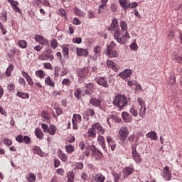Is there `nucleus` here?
Instances as JSON below:
<instances>
[{"label":"nucleus","mask_w":182,"mask_h":182,"mask_svg":"<svg viewBox=\"0 0 182 182\" xmlns=\"http://www.w3.org/2000/svg\"><path fill=\"white\" fill-rule=\"evenodd\" d=\"M120 28H121V37H119L118 43L120 45H124L127 39H130V35L127 32V23L126 21H120Z\"/></svg>","instance_id":"obj_1"},{"label":"nucleus","mask_w":182,"mask_h":182,"mask_svg":"<svg viewBox=\"0 0 182 182\" xmlns=\"http://www.w3.org/2000/svg\"><path fill=\"white\" fill-rule=\"evenodd\" d=\"M109 31L114 32V38L119 42V38L122 36V31L119 28V22L117 18H114L109 26Z\"/></svg>","instance_id":"obj_2"},{"label":"nucleus","mask_w":182,"mask_h":182,"mask_svg":"<svg viewBox=\"0 0 182 182\" xmlns=\"http://www.w3.org/2000/svg\"><path fill=\"white\" fill-rule=\"evenodd\" d=\"M113 103L115 106L119 107L120 110H122V109H124V107L127 106V98L126 96L118 94L116 95Z\"/></svg>","instance_id":"obj_3"},{"label":"nucleus","mask_w":182,"mask_h":182,"mask_svg":"<svg viewBox=\"0 0 182 182\" xmlns=\"http://www.w3.org/2000/svg\"><path fill=\"white\" fill-rule=\"evenodd\" d=\"M137 102L139 103V116L144 119L146 117V102L143 100L142 98L139 97L137 99Z\"/></svg>","instance_id":"obj_4"},{"label":"nucleus","mask_w":182,"mask_h":182,"mask_svg":"<svg viewBox=\"0 0 182 182\" xmlns=\"http://www.w3.org/2000/svg\"><path fill=\"white\" fill-rule=\"evenodd\" d=\"M132 156L136 164H140L141 161H143V158H141V156H140V154L137 151L136 146L132 147Z\"/></svg>","instance_id":"obj_5"},{"label":"nucleus","mask_w":182,"mask_h":182,"mask_svg":"<svg viewBox=\"0 0 182 182\" xmlns=\"http://www.w3.org/2000/svg\"><path fill=\"white\" fill-rule=\"evenodd\" d=\"M89 72H90V70L87 67L78 68L77 70V76L80 79H86L87 75H89Z\"/></svg>","instance_id":"obj_6"},{"label":"nucleus","mask_w":182,"mask_h":182,"mask_svg":"<svg viewBox=\"0 0 182 182\" xmlns=\"http://www.w3.org/2000/svg\"><path fill=\"white\" fill-rule=\"evenodd\" d=\"M162 177L166 181H170V180H171V171H170V167H168V166H166L163 168Z\"/></svg>","instance_id":"obj_7"},{"label":"nucleus","mask_w":182,"mask_h":182,"mask_svg":"<svg viewBox=\"0 0 182 182\" xmlns=\"http://www.w3.org/2000/svg\"><path fill=\"white\" fill-rule=\"evenodd\" d=\"M34 39L36 42H38L41 45H44L48 46L49 45V41L48 39L45 38L43 36L41 35H35Z\"/></svg>","instance_id":"obj_8"},{"label":"nucleus","mask_w":182,"mask_h":182,"mask_svg":"<svg viewBox=\"0 0 182 182\" xmlns=\"http://www.w3.org/2000/svg\"><path fill=\"white\" fill-rule=\"evenodd\" d=\"M119 76L127 82V80H130V77L132 76V70L130 69H127L124 70L123 72L120 73Z\"/></svg>","instance_id":"obj_9"},{"label":"nucleus","mask_w":182,"mask_h":182,"mask_svg":"<svg viewBox=\"0 0 182 182\" xmlns=\"http://www.w3.org/2000/svg\"><path fill=\"white\" fill-rule=\"evenodd\" d=\"M92 127L95 129V130H97V134H105L106 133V129L100 124L99 122H95L92 124Z\"/></svg>","instance_id":"obj_10"},{"label":"nucleus","mask_w":182,"mask_h":182,"mask_svg":"<svg viewBox=\"0 0 182 182\" xmlns=\"http://www.w3.org/2000/svg\"><path fill=\"white\" fill-rule=\"evenodd\" d=\"M120 122H122V119L114 115H109L107 119V123L109 127H112L113 123H120Z\"/></svg>","instance_id":"obj_11"},{"label":"nucleus","mask_w":182,"mask_h":182,"mask_svg":"<svg viewBox=\"0 0 182 182\" xmlns=\"http://www.w3.org/2000/svg\"><path fill=\"white\" fill-rule=\"evenodd\" d=\"M119 134L121 136V140H126L127 139V136H129V129L127 127H121L119 132Z\"/></svg>","instance_id":"obj_12"},{"label":"nucleus","mask_w":182,"mask_h":182,"mask_svg":"<svg viewBox=\"0 0 182 182\" xmlns=\"http://www.w3.org/2000/svg\"><path fill=\"white\" fill-rule=\"evenodd\" d=\"M95 82L97 85L103 86V87H109V84H107V81L105 79V77L99 76L95 77Z\"/></svg>","instance_id":"obj_13"},{"label":"nucleus","mask_w":182,"mask_h":182,"mask_svg":"<svg viewBox=\"0 0 182 182\" xmlns=\"http://www.w3.org/2000/svg\"><path fill=\"white\" fill-rule=\"evenodd\" d=\"M107 55L109 58H117L119 53L117 52L116 49H114L113 46H108Z\"/></svg>","instance_id":"obj_14"},{"label":"nucleus","mask_w":182,"mask_h":182,"mask_svg":"<svg viewBox=\"0 0 182 182\" xmlns=\"http://www.w3.org/2000/svg\"><path fill=\"white\" fill-rule=\"evenodd\" d=\"M91 151L92 156H95V157H98V159L103 157V154L99 149H96L95 145H91Z\"/></svg>","instance_id":"obj_15"},{"label":"nucleus","mask_w":182,"mask_h":182,"mask_svg":"<svg viewBox=\"0 0 182 182\" xmlns=\"http://www.w3.org/2000/svg\"><path fill=\"white\" fill-rule=\"evenodd\" d=\"M106 64L109 69H112L114 72H117L119 69H120V67L119 65L114 64V63L111 60H107L106 62Z\"/></svg>","instance_id":"obj_16"},{"label":"nucleus","mask_w":182,"mask_h":182,"mask_svg":"<svg viewBox=\"0 0 182 182\" xmlns=\"http://www.w3.org/2000/svg\"><path fill=\"white\" fill-rule=\"evenodd\" d=\"M97 141L98 142V144L101 146L103 150H106V139H105V136L102 135H98L97 138Z\"/></svg>","instance_id":"obj_17"},{"label":"nucleus","mask_w":182,"mask_h":182,"mask_svg":"<svg viewBox=\"0 0 182 182\" xmlns=\"http://www.w3.org/2000/svg\"><path fill=\"white\" fill-rule=\"evenodd\" d=\"M106 177L102 173H95L94 176V181L95 182H105Z\"/></svg>","instance_id":"obj_18"},{"label":"nucleus","mask_w":182,"mask_h":182,"mask_svg":"<svg viewBox=\"0 0 182 182\" xmlns=\"http://www.w3.org/2000/svg\"><path fill=\"white\" fill-rule=\"evenodd\" d=\"M122 117L125 123H130L132 120V115L126 112H122Z\"/></svg>","instance_id":"obj_19"},{"label":"nucleus","mask_w":182,"mask_h":182,"mask_svg":"<svg viewBox=\"0 0 182 182\" xmlns=\"http://www.w3.org/2000/svg\"><path fill=\"white\" fill-rule=\"evenodd\" d=\"M119 3L120 6L125 11H127V9L130 8V2H129V0H119Z\"/></svg>","instance_id":"obj_20"},{"label":"nucleus","mask_w":182,"mask_h":182,"mask_svg":"<svg viewBox=\"0 0 182 182\" xmlns=\"http://www.w3.org/2000/svg\"><path fill=\"white\" fill-rule=\"evenodd\" d=\"M86 95H90V93H93L95 92V84L94 83H88L86 84Z\"/></svg>","instance_id":"obj_21"},{"label":"nucleus","mask_w":182,"mask_h":182,"mask_svg":"<svg viewBox=\"0 0 182 182\" xmlns=\"http://www.w3.org/2000/svg\"><path fill=\"white\" fill-rule=\"evenodd\" d=\"M73 12L76 16H81L82 18H85L86 16V13L85 11L80 10V9L77 7H74L73 8Z\"/></svg>","instance_id":"obj_22"},{"label":"nucleus","mask_w":182,"mask_h":182,"mask_svg":"<svg viewBox=\"0 0 182 182\" xmlns=\"http://www.w3.org/2000/svg\"><path fill=\"white\" fill-rule=\"evenodd\" d=\"M45 84L46 86H49L50 87H55V81L50 78V76H48L45 78Z\"/></svg>","instance_id":"obj_23"},{"label":"nucleus","mask_w":182,"mask_h":182,"mask_svg":"<svg viewBox=\"0 0 182 182\" xmlns=\"http://www.w3.org/2000/svg\"><path fill=\"white\" fill-rule=\"evenodd\" d=\"M77 56H87L89 55V51L86 49L77 48Z\"/></svg>","instance_id":"obj_24"},{"label":"nucleus","mask_w":182,"mask_h":182,"mask_svg":"<svg viewBox=\"0 0 182 182\" xmlns=\"http://www.w3.org/2000/svg\"><path fill=\"white\" fill-rule=\"evenodd\" d=\"M88 137H90L91 139H96V131L93 126L92 125L91 128L88 129L87 131Z\"/></svg>","instance_id":"obj_25"},{"label":"nucleus","mask_w":182,"mask_h":182,"mask_svg":"<svg viewBox=\"0 0 182 182\" xmlns=\"http://www.w3.org/2000/svg\"><path fill=\"white\" fill-rule=\"evenodd\" d=\"M90 103H91L92 106H96L97 107H100V106H102V101L97 98H91Z\"/></svg>","instance_id":"obj_26"},{"label":"nucleus","mask_w":182,"mask_h":182,"mask_svg":"<svg viewBox=\"0 0 182 182\" xmlns=\"http://www.w3.org/2000/svg\"><path fill=\"white\" fill-rule=\"evenodd\" d=\"M146 136L148 137L149 139H151V140H159V137L157 136V133H156L154 131H151L150 132H148L146 134Z\"/></svg>","instance_id":"obj_27"},{"label":"nucleus","mask_w":182,"mask_h":182,"mask_svg":"<svg viewBox=\"0 0 182 182\" xmlns=\"http://www.w3.org/2000/svg\"><path fill=\"white\" fill-rule=\"evenodd\" d=\"M15 69V66H14V64H10L9 67L6 68L5 75L6 77H10L12 75V71Z\"/></svg>","instance_id":"obj_28"},{"label":"nucleus","mask_w":182,"mask_h":182,"mask_svg":"<svg viewBox=\"0 0 182 182\" xmlns=\"http://www.w3.org/2000/svg\"><path fill=\"white\" fill-rule=\"evenodd\" d=\"M58 157L64 163H66L68 161V155L63 153L61 149L58 150Z\"/></svg>","instance_id":"obj_29"},{"label":"nucleus","mask_w":182,"mask_h":182,"mask_svg":"<svg viewBox=\"0 0 182 182\" xmlns=\"http://www.w3.org/2000/svg\"><path fill=\"white\" fill-rule=\"evenodd\" d=\"M58 130V127L53 124H50L48 127V133L50 134L51 136H55L56 134V132Z\"/></svg>","instance_id":"obj_30"},{"label":"nucleus","mask_w":182,"mask_h":182,"mask_svg":"<svg viewBox=\"0 0 182 182\" xmlns=\"http://www.w3.org/2000/svg\"><path fill=\"white\" fill-rule=\"evenodd\" d=\"M34 133L38 140H42V139H43V132L41 128L36 129Z\"/></svg>","instance_id":"obj_31"},{"label":"nucleus","mask_w":182,"mask_h":182,"mask_svg":"<svg viewBox=\"0 0 182 182\" xmlns=\"http://www.w3.org/2000/svg\"><path fill=\"white\" fill-rule=\"evenodd\" d=\"M17 97H20L21 99H29L30 96L28 93L22 92L21 91H18L16 93Z\"/></svg>","instance_id":"obj_32"},{"label":"nucleus","mask_w":182,"mask_h":182,"mask_svg":"<svg viewBox=\"0 0 182 182\" xmlns=\"http://www.w3.org/2000/svg\"><path fill=\"white\" fill-rule=\"evenodd\" d=\"M137 109H139V106L134 105L129 110V113L132 116H134V117H137V115L139 114V112H137Z\"/></svg>","instance_id":"obj_33"},{"label":"nucleus","mask_w":182,"mask_h":182,"mask_svg":"<svg viewBox=\"0 0 182 182\" xmlns=\"http://www.w3.org/2000/svg\"><path fill=\"white\" fill-rule=\"evenodd\" d=\"M33 153H35V154L41 156V157H43V156L45 155V154L43 153V151H42V150H41V148H39V146H34L33 149Z\"/></svg>","instance_id":"obj_34"},{"label":"nucleus","mask_w":182,"mask_h":182,"mask_svg":"<svg viewBox=\"0 0 182 182\" xmlns=\"http://www.w3.org/2000/svg\"><path fill=\"white\" fill-rule=\"evenodd\" d=\"M39 60H48V59H50L53 60L54 59L53 55H48L46 54H41L38 56Z\"/></svg>","instance_id":"obj_35"},{"label":"nucleus","mask_w":182,"mask_h":182,"mask_svg":"<svg viewBox=\"0 0 182 182\" xmlns=\"http://www.w3.org/2000/svg\"><path fill=\"white\" fill-rule=\"evenodd\" d=\"M36 77H38L39 79H43L45 76H46V73L42 70H38L36 71Z\"/></svg>","instance_id":"obj_36"},{"label":"nucleus","mask_w":182,"mask_h":182,"mask_svg":"<svg viewBox=\"0 0 182 182\" xmlns=\"http://www.w3.org/2000/svg\"><path fill=\"white\" fill-rule=\"evenodd\" d=\"M72 122L80 123V122H82V116H80L79 114H74L73 116Z\"/></svg>","instance_id":"obj_37"},{"label":"nucleus","mask_w":182,"mask_h":182,"mask_svg":"<svg viewBox=\"0 0 182 182\" xmlns=\"http://www.w3.org/2000/svg\"><path fill=\"white\" fill-rule=\"evenodd\" d=\"M65 150L69 154H72L75 151V146L72 144L65 145Z\"/></svg>","instance_id":"obj_38"},{"label":"nucleus","mask_w":182,"mask_h":182,"mask_svg":"<svg viewBox=\"0 0 182 182\" xmlns=\"http://www.w3.org/2000/svg\"><path fill=\"white\" fill-rule=\"evenodd\" d=\"M134 171V168H133V166H130L125 168V176H130Z\"/></svg>","instance_id":"obj_39"},{"label":"nucleus","mask_w":182,"mask_h":182,"mask_svg":"<svg viewBox=\"0 0 182 182\" xmlns=\"http://www.w3.org/2000/svg\"><path fill=\"white\" fill-rule=\"evenodd\" d=\"M68 182H73L75 181V173L73 172H69L67 174Z\"/></svg>","instance_id":"obj_40"},{"label":"nucleus","mask_w":182,"mask_h":182,"mask_svg":"<svg viewBox=\"0 0 182 182\" xmlns=\"http://www.w3.org/2000/svg\"><path fill=\"white\" fill-rule=\"evenodd\" d=\"M90 151H92V145L86 146L84 155L86 156L87 157H89V156H90Z\"/></svg>","instance_id":"obj_41"},{"label":"nucleus","mask_w":182,"mask_h":182,"mask_svg":"<svg viewBox=\"0 0 182 182\" xmlns=\"http://www.w3.org/2000/svg\"><path fill=\"white\" fill-rule=\"evenodd\" d=\"M173 60L176 61V63H181L182 65V57L181 56H179L178 55L175 54L173 56Z\"/></svg>","instance_id":"obj_42"},{"label":"nucleus","mask_w":182,"mask_h":182,"mask_svg":"<svg viewBox=\"0 0 182 182\" xmlns=\"http://www.w3.org/2000/svg\"><path fill=\"white\" fill-rule=\"evenodd\" d=\"M28 180L29 182H36V176H35V174L30 173L28 174Z\"/></svg>","instance_id":"obj_43"},{"label":"nucleus","mask_w":182,"mask_h":182,"mask_svg":"<svg viewBox=\"0 0 182 182\" xmlns=\"http://www.w3.org/2000/svg\"><path fill=\"white\" fill-rule=\"evenodd\" d=\"M3 141L7 147H9V146H12V140L8 139V138H4Z\"/></svg>","instance_id":"obj_44"},{"label":"nucleus","mask_w":182,"mask_h":182,"mask_svg":"<svg viewBox=\"0 0 182 182\" xmlns=\"http://www.w3.org/2000/svg\"><path fill=\"white\" fill-rule=\"evenodd\" d=\"M71 83L72 82L68 78L63 79L62 81V85L64 86H70Z\"/></svg>","instance_id":"obj_45"},{"label":"nucleus","mask_w":182,"mask_h":182,"mask_svg":"<svg viewBox=\"0 0 182 182\" xmlns=\"http://www.w3.org/2000/svg\"><path fill=\"white\" fill-rule=\"evenodd\" d=\"M80 95H82V91L77 88L74 92V96L76 99H80Z\"/></svg>","instance_id":"obj_46"},{"label":"nucleus","mask_w":182,"mask_h":182,"mask_svg":"<svg viewBox=\"0 0 182 182\" xmlns=\"http://www.w3.org/2000/svg\"><path fill=\"white\" fill-rule=\"evenodd\" d=\"M7 90L10 92H14V90H15V84H14V82L9 84L7 86Z\"/></svg>","instance_id":"obj_47"},{"label":"nucleus","mask_w":182,"mask_h":182,"mask_svg":"<svg viewBox=\"0 0 182 182\" xmlns=\"http://www.w3.org/2000/svg\"><path fill=\"white\" fill-rule=\"evenodd\" d=\"M43 66L45 69H49V70H53V66L50 63H43Z\"/></svg>","instance_id":"obj_48"},{"label":"nucleus","mask_w":182,"mask_h":182,"mask_svg":"<svg viewBox=\"0 0 182 182\" xmlns=\"http://www.w3.org/2000/svg\"><path fill=\"white\" fill-rule=\"evenodd\" d=\"M87 116H90L92 117V116H95V109H89L86 111Z\"/></svg>","instance_id":"obj_49"},{"label":"nucleus","mask_w":182,"mask_h":182,"mask_svg":"<svg viewBox=\"0 0 182 182\" xmlns=\"http://www.w3.org/2000/svg\"><path fill=\"white\" fill-rule=\"evenodd\" d=\"M63 53L64 57L68 58V56H69V48H68V47H63Z\"/></svg>","instance_id":"obj_50"},{"label":"nucleus","mask_w":182,"mask_h":182,"mask_svg":"<svg viewBox=\"0 0 182 182\" xmlns=\"http://www.w3.org/2000/svg\"><path fill=\"white\" fill-rule=\"evenodd\" d=\"M59 72H60V67H59V66L55 67V68H54V76L55 77H58V76H59Z\"/></svg>","instance_id":"obj_51"},{"label":"nucleus","mask_w":182,"mask_h":182,"mask_svg":"<svg viewBox=\"0 0 182 182\" xmlns=\"http://www.w3.org/2000/svg\"><path fill=\"white\" fill-rule=\"evenodd\" d=\"M107 141L108 144H114V143H116L114 139H113V137H112L110 136H107Z\"/></svg>","instance_id":"obj_52"},{"label":"nucleus","mask_w":182,"mask_h":182,"mask_svg":"<svg viewBox=\"0 0 182 182\" xmlns=\"http://www.w3.org/2000/svg\"><path fill=\"white\" fill-rule=\"evenodd\" d=\"M23 140V142L26 144H31V137H29V136H24Z\"/></svg>","instance_id":"obj_53"},{"label":"nucleus","mask_w":182,"mask_h":182,"mask_svg":"<svg viewBox=\"0 0 182 182\" xmlns=\"http://www.w3.org/2000/svg\"><path fill=\"white\" fill-rule=\"evenodd\" d=\"M166 35L168 39H173V38H174V33L171 31H168Z\"/></svg>","instance_id":"obj_54"},{"label":"nucleus","mask_w":182,"mask_h":182,"mask_svg":"<svg viewBox=\"0 0 182 182\" xmlns=\"http://www.w3.org/2000/svg\"><path fill=\"white\" fill-rule=\"evenodd\" d=\"M41 127L44 132V133H48V130H49V127L48 126V124H41Z\"/></svg>","instance_id":"obj_55"},{"label":"nucleus","mask_w":182,"mask_h":182,"mask_svg":"<svg viewBox=\"0 0 182 182\" xmlns=\"http://www.w3.org/2000/svg\"><path fill=\"white\" fill-rule=\"evenodd\" d=\"M16 140L18 141V143H23V136L21 134L17 136L16 137Z\"/></svg>","instance_id":"obj_56"},{"label":"nucleus","mask_w":182,"mask_h":182,"mask_svg":"<svg viewBox=\"0 0 182 182\" xmlns=\"http://www.w3.org/2000/svg\"><path fill=\"white\" fill-rule=\"evenodd\" d=\"M58 15H60V16H66V11L63 9H60L58 11Z\"/></svg>","instance_id":"obj_57"},{"label":"nucleus","mask_w":182,"mask_h":182,"mask_svg":"<svg viewBox=\"0 0 182 182\" xmlns=\"http://www.w3.org/2000/svg\"><path fill=\"white\" fill-rule=\"evenodd\" d=\"M73 43H82V38L78 37V38H75L73 39Z\"/></svg>","instance_id":"obj_58"},{"label":"nucleus","mask_w":182,"mask_h":182,"mask_svg":"<svg viewBox=\"0 0 182 182\" xmlns=\"http://www.w3.org/2000/svg\"><path fill=\"white\" fill-rule=\"evenodd\" d=\"M12 9H14V11L18 12V14H22V11H21V9H19V7H18L16 4L13 5Z\"/></svg>","instance_id":"obj_59"},{"label":"nucleus","mask_w":182,"mask_h":182,"mask_svg":"<svg viewBox=\"0 0 182 182\" xmlns=\"http://www.w3.org/2000/svg\"><path fill=\"white\" fill-rule=\"evenodd\" d=\"M134 14L138 19H141V15H140V13H139V11L137 9L134 10Z\"/></svg>","instance_id":"obj_60"},{"label":"nucleus","mask_w":182,"mask_h":182,"mask_svg":"<svg viewBox=\"0 0 182 182\" xmlns=\"http://www.w3.org/2000/svg\"><path fill=\"white\" fill-rule=\"evenodd\" d=\"M73 23L74 25H80L81 22L79 20V18L75 17L73 20Z\"/></svg>","instance_id":"obj_61"},{"label":"nucleus","mask_w":182,"mask_h":182,"mask_svg":"<svg viewBox=\"0 0 182 182\" xmlns=\"http://www.w3.org/2000/svg\"><path fill=\"white\" fill-rule=\"evenodd\" d=\"M60 166V161L58 159H54V167L57 168Z\"/></svg>","instance_id":"obj_62"},{"label":"nucleus","mask_w":182,"mask_h":182,"mask_svg":"<svg viewBox=\"0 0 182 182\" xmlns=\"http://www.w3.org/2000/svg\"><path fill=\"white\" fill-rule=\"evenodd\" d=\"M77 170H82L83 169V164L82 163H77L75 165Z\"/></svg>","instance_id":"obj_63"},{"label":"nucleus","mask_w":182,"mask_h":182,"mask_svg":"<svg viewBox=\"0 0 182 182\" xmlns=\"http://www.w3.org/2000/svg\"><path fill=\"white\" fill-rule=\"evenodd\" d=\"M28 43L25 41V40H21L18 42V46H26Z\"/></svg>","instance_id":"obj_64"}]
</instances>
